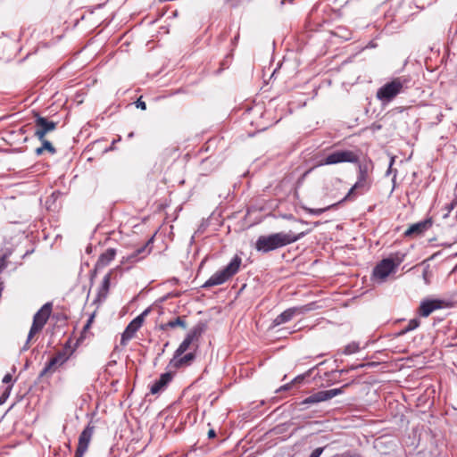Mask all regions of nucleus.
I'll use <instances>...</instances> for the list:
<instances>
[{
	"mask_svg": "<svg viewBox=\"0 0 457 457\" xmlns=\"http://www.w3.org/2000/svg\"><path fill=\"white\" fill-rule=\"evenodd\" d=\"M305 235V232L295 234L289 231L260 236L255 242V249L257 252L266 253L293 244L303 238Z\"/></svg>",
	"mask_w": 457,
	"mask_h": 457,
	"instance_id": "1",
	"label": "nucleus"
},
{
	"mask_svg": "<svg viewBox=\"0 0 457 457\" xmlns=\"http://www.w3.org/2000/svg\"><path fill=\"white\" fill-rule=\"evenodd\" d=\"M241 263L242 259L238 255H235L227 266H225L223 269L218 270L212 276H211L210 278L204 282L202 287L209 288L214 286L224 284L226 281H228L230 278H232L235 274L237 273Z\"/></svg>",
	"mask_w": 457,
	"mask_h": 457,
	"instance_id": "2",
	"label": "nucleus"
},
{
	"mask_svg": "<svg viewBox=\"0 0 457 457\" xmlns=\"http://www.w3.org/2000/svg\"><path fill=\"white\" fill-rule=\"evenodd\" d=\"M409 79L404 77L396 78L379 87L377 91V98L383 104L391 102L397 95L408 87Z\"/></svg>",
	"mask_w": 457,
	"mask_h": 457,
	"instance_id": "3",
	"label": "nucleus"
},
{
	"mask_svg": "<svg viewBox=\"0 0 457 457\" xmlns=\"http://www.w3.org/2000/svg\"><path fill=\"white\" fill-rule=\"evenodd\" d=\"M51 312H52V303H46L35 313V315L33 317V322L30 327L26 344L23 346V350L28 349V345H29V341L31 340V338L34 337V335L38 333L44 328V326L47 322V320L51 314Z\"/></svg>",
	"mask_w": 457,
	"mask_h": 457,
	"instance_id": "4",
	"label": "nucleus"
},
{
	"mask_svg": "<svg viewBox=\"0 0 457 457\" xmlns=\"http://www.w3.org/2000/svg\"><path fill=\"white\" fill-rule=\"evenodd\" d=\"M402 261V258H398L396 262L391 258L383 259L373 269L372 276L376 280L384 282L392 272L395 271Z\"/></svg>",
	"mask_w": 457,
	"mask_h": 457,
	"instance_id": "5",
	"label": "nucleus"
},
{
	"mask_svg": "<svg viewBox=\"0 0 457 457\" xmlns=\"http://www.w3.org/2000/svg\"><path fill=\"white\" fill-rule=\"evenodd\" d=\"M358 160L359 157L354 152L350 150H338L328 154L325 159L319 162L318 166L332 165L342 162L355 163Z\"/></svg>",
	"mask_w": 457,
	"mask_h": 457,
	"instance_id": "6",
	"label": "nucleus"
},
{
	"mask_svg": "<svg viewBox=\"0 0 457 457\" xmlns=\"http://www.w3.org/2000/svg\"><path fill=\"white\" fill-rule=\"evenodd\" d=\"M204 329L205 325L202 322H199L195 327H193L186 335L184 340L179 345L177 350L174 352V354H177V356H181L183 353H185L189 349L194 341H197L199 339Z\"/></svg>",
	"mask_w": 457,
	"mask_h": 457,
	"instance_id": "7",
	"label": "nucleus"
},
{
	"mask_svg": "<svg viewBox=\"0 0 457 457\" xmlns=\"http://www.w3.org/2000/svg\"><path fill=\"white\" fill-rule=\"evenodd\" d=\"M348 386V384L344 385L339 388H332L329 390L318 391L310 396L306 397L301 402V404H313L320 402H325L332 399L333 397L339 395L344 393L345 389Z\"/></svg>",
	"mask_w": 457,
	"mask_h": 457,
	"instance_id": "8",
	"label": "nucleus"
},
{
	"mask_svg": "<svg viewBox=\"0 0 457 457\" xmlns=\"http://www.w3.org/2000/svg\"><path fill=\"white\" fill-rule=\"evenodd\" d=\"M313 310V303L288 308L278 315L272 322L273 327L279 326L291 320L295 316L304 314Z\"/></svg>",
	"mask_w": 457,
	"mask_h": 457,
	"instance_id": "9",
	"label": "nucleus"
},
{
	"mask_svg": "<svg viewBox=\"0 0 457 457\" xmlns=\"http://www.w3.org/2000/svg\"><path fill=\"white\" fill-rule=\"evenodd\" d=\"M367 179H368V167L366 165L360 164L357 181L350 188L347 195L341 200V202H345L347 200L353 199V195L355 191L367 190L369 188Z\"/></svg>",
	"mask_w": 457,
	"mask_h": 457,
	"instance_id": "10",
	"label": "nucleus"
},
{
	"mask_svg": "<svg viewBox=\"0 0 457 457\" xmlns=\"http://www.w3.org/2000/svg\"><path fill=\"white\" fill-rule=\"evenodd\" d=\"M57 127V122L49 120L46 117H42L38 114L35 117V132L34 135L39 140H43L46 135L54 131Z\"/></svg>",
	"mask_w": 457,
	"mask_h": 457,
	"instance_id": "11",
	"label": "nucleus"
},
{
	"mask_svg": "<svg viewBox=\"0 0 457 457\" xmlns=\"http://www.w3.org/2000/svg\"><path fill=\"white\" fill-rule=\"evenodd\" d=\"M95 427L88 424L81 432L79 437V444L74 457H83L88 448L94 434Z\"/></svg>",
	"mask_w": 457,
	"mask_h": 457,
	"instance_id": "12",
	"label": "nucleus"
},
{
	"mask_svg": "<svg viewBox=\"0 0 457 457\" xmlns=\"http://www.w3.org/2000/svg\"><path fill=\"white\" fill-rule=\"evenodd\" d=\"M153 242V237L150 238L144 245L138 247L136 249L133 253L130 254H128L127 256L123 257L122 263H136L139 262L140 260L145 258L148 254L151 253V248L148 247V245Z\"/></svg>",
	"mask_w": 457,
	"mask_h": 457,
	"instance_id": "13",
	"label": "nucleus"
},
{
	"mask_svg": "<svg viewBox=\"0 0 457 457\" xmlns=\"http://www.w3.org/2000/svg\"><path fill=\"white\" fill-rule=\"evenodd\" d=\"M142 325L143 321L141 317H136L130 321L121 335L120 344L125 345L127 342L135 336Z\"/></svg>",
	"mask_w": 457,
	"mask_h": 457,
	"instance_id": "14",
	"label": "nucleus"
},
{
	"mask_svg": "<svg viewBox=\"0 0 457 457\" xmlns=\"http://www.w3.org/2000/svg\"><path fill=\"white\" fill-rule=\"evenodd\" d=\"M432 220L427 219L417 223L411 224L408 229L404 232L406 237L411 236H420L422 235L425 231L429 229L432 226Z\"/></svg>",
	"mask_w": 457,
	"mask_h": 457,
	"instance_id": "15",
	"label": "nucleus"
},
{
	"mask_svg": "<svg viewBox=\"0 0 457 457\" xmlns=\"http://www.w3.org/2000/svg\"><path fill=\"white\" fill-rule=\"evenodd\" d=\"M69 359L66 352H59L55 356L51 358L46 363L44 369L41 370L39 377H44L49 370L54 366H61L64 364Z\"/></svg>",
	"mask_w": 457,
	"mask_h": 457,
	"instance_id": "16",
	"label": "nucleus"
},
{
	"mask_svg": "<svg viewBox=\"0 0 457 457\" xmlns=\"http://www.w3.org/2000/svg\"><path fill=\"white\" fill-rule=\"evenodd\" d=\"M441 300H424L420 303L419 314L421 317H428L434 311L442 308Z\"/></svg>",
	"mask_w": 457,
	"mask_h": 457,
	"instance_id": "17",
	"label": "nucleus"
},
{
	"mask_svg": "<svg viewBox=\"0 0 457 457\" xmlns=\"http://www.w3.org/2000/svg\"><path fill=\"white\" fill-rule=\"evenodd\" d=\"M195 353L193 352L187 353L183 356H177L173 354L172 359L170 361L169 365L174 369H179L181 367L188 366L195 359Z\"/></svg>",
	"mask_w": 457,
	"mask_h": 457,
	"instance_id": "18",
	"label": "nucleus"
},
{
	"mask_svg": "<svg viewBox=\"0 0 457 457\" xmlns=\"http://www.w3.org/2000/svg\"><path fill=\"white\" fill-rule=\"evenodd\" d=\"M172 375L170 372L163 373L160 376L159 379L154 382L151 386L150 392L153 395L158 394L163 390L167 385L171 381Z\"/></svg>",
	"mask_w": 457,
	"mask_h": 457,
	"instance_id": "19",
	"label": "nucleus"
},
{
	"mask_svg": "<svg viewBox=\"0 0 457 457\" xmlns=\"http://www.w3.org/2000/svg\"><path fill=\"white\" fill-rule=\"evenodd\" d=\"M116 255V250L113 248L107 249L104 253H103L96 264V269H103L106 267L114 258Z\"/></svg>",
	"mask_w": 457,
	"mask_h": 457,
	"instance_id": "20",
	"label": "nucleus"
},
{
	"mask_svg": "<svg viewBox=\"0 0 457 457\" xmlns=\"http://www.w3.org/2000/svg\"><path fill=\"white\" fill-rule=\"evenodd\" d=\"M177 327H179L183 329L187 328L186 318L184 316H178L166 323H162L159 328L161 330L166 331L169 328H175Z\"/></svg>",
	"mask_w": 457,
	"mask_h": 457,
	"instance_id": "21",
	"label": "nucleus"
},
{
	"mask_svg": "<svg viewBox=\"0 0 457 457\" xmlns=\"http://www.w3.org/2000/svg\"><path fill=\"white\" fill-rule=\"evenodd\" d=\"M110 282H111V272L107 273L103 278L102 285H101L100 290L98 292L99 298L106 297V295H107V293L109 291V287H110Z\"/></svg>",
	"mask_w": 457,
	"mask_h": 457,
	"instance_id": "22",
	"label": "nucleus"
},
{
	"mask_svg": "<svg viewBox=\"0 0 457 457\" xmlns=\"http://www.w3.org/2000/svg\"><path fill=\"white\" fill-rule=\"evenodd\" d=\"M420 321L418 318L411 319V320H409L407 326L398 332V336H403L408 332L416 329L417 328L420 327Z\"/></svg>",
	"mask_w": 457,
	"mask_h": 457,
	"instance_id": "23",
	"label": "nucleus"
},
{
	"mask_svg": "<svg viewBox=\"0 0 457 457\" xmlns=\"http://www.w3.org/2000/svg\"><path fill=\"white\" fill-rule=\"evenodd\" d=\"M342 202H338L337 204H333L331 205H328L327 207H324V208H309V207H303L304 211L307 212L309 214H312V215H315V216H319L320 214H322L323 212H327L328 210H330L332 208H335L336 206H337L339 204H341Z\"/></svg>",
	"mask_w": 457,
	"mask_h": 457,
	"instance_id": "24",
	"label": "nucleus"
},
{
	"mask_svg": "<svg viewBox=\"0 0 457 457\" xmlns=\"http://www.w3.org/2000/svg\"><path fill=\"white\" fill-rule=\"evenodd\" d=\"M360 347H359V345L355 342H353L349 345H347L345 349H344V353L345 354H353V353H355L359 351Z\"/></svg>",
	"mask_w": 457,
	"mask_h": 457,
	"instance_id": "25",
	"label": "nucleus"
},
{
	"mask_svg": "<svg viewBox=\"0 0 457 457\" xmlns=\"http://www.w3.org/2000/svg\"><path fill=\"white\" fill-rule=\"evenodd\" d=\"M42 142V147L45 150H47L50 154H54L56 153V149L54 147L52 143L48 140H46L45 137L43 140H40Z\"/></svg>",
	"mask_w": 457,
	"mask_h": 457,
	"instance_id": "26",
	"label": "nucleus"
},
{
	"mask_svg": "<svg viewBox=\"0 0 457 457\" xmlns=\"http://www.w3.org/2000/svg\"><path fill=\"white\" fill-rule=\"evenodd\" d=\"M12 385H9L5 387L4 391L2 393L0 396V405L4 404L6 400L9 398L10 394L12 392Z\"/></svg>",
	"mask_w": 457,
	"mask_h": 457,
	"instance_id": "27",
	"label": "nucleus"
},
{
	"mask_svg": "<svg viewBox=\"0 0 457 457\" xmlns=\"http://www.w3.org/2000/svg\"><path fill=\"white\" fill-rule=\"evenodd\" d=\"M7 255L4 254L0 256V274L3 272V270L7 267Z\"/></svg>",
	"mask_w": 457,
	"mask_h": 457,
	"instance_id": "28",
	"label": "nucleus"
},
{
	"mask_svg": "<svg viewBox=\"0 0 457 457\" xmlns=\"http://www.w3.org/2000/svg\"><path fill=\"white\" fill-rule=\"evenodd\" d=\"M323 447H318L312 452L309 457H320L323 453Z\"/></svg>",
	"mask_w": 457,
	"mask_h": 457,
	"instance_id": "29",
	"label": "nucleus"
},
{
	"mask_svg": "<svg viewBox=\"0 0 457 457\" xmlns=\"http://www.w3.org/2000/svg\"><path fill=\"white\" fill-rule=\"evenodd\" d=\"M136 106H137V108H139L141 110H145L146 109V104H145V103L144 101L141 100V98L137 100Z\"/></svg>",
	"mask_w": 457,
	"mask_h": 457,
	"instance_id": "30",
	"label": "nucleus"
},
{
	"mask_svg": "<svg viewBox=\"0 0 457 457\" xmlns=\"http://www.w3.org/2000/svg\"><path fill=\"white\" fill-rule=\"evenodd\" d=\"M2 381L4 384H10L12 381V374H10V373L5 374L4 377L3 378Z\"/></svg>",
	"mask_w": 457,
	"mask_h": 457,
	"instance_id": "31",
	"label": "nucleus"
},
{
	"mask_svg": "<svg viewBox=\"0 0 457 457\" xmlns=\"http://www.w3.org/2000/svg\"><path fill=\"white\" fill-rule=\"evenodd\" d=\"M292 384H293V383H292V382H290V383H287V384H286V385H284V386H280V387L277 390V392H282V391H286V390L290 389V388H291V386H292Z\"/></svg>",
	"mask_w": 457,
	"mask_h": 457,
	"instance_id": "32",
	"label": "nucleus"
},
{
	"mask_svg": "<svg viewBox=\"0 0 457 457\" xmlns=\"http://www.w3.org/2000/svg\"><path fill=\"white\" fill-rule=\"evenodd\" d=\"M305 377H306V375H299L296 378H295L291 382L292 383H300L304 379Z\"/></svg>",
	"mask_w": 457,
	"mask_h": 457,
	"instance_id": "33",
	"label": "nucleus"
},
{
	"mask_svg": "<svg viewBox=\"0 0 457 457\" xmlns=\"http://www.w3.org/2000/svg\"><path fill=\"white\" fill-rule=\"evenodd\" d=\"M94 317H95V314H92V315L89 317V319L87 320V324L84 326V329H87V328L90 327V325H91V323H92V321H93V320H94Z\"/></svg>",
	"mask_w": 457,
	"mask_h": 457,
	"instance_id": "34",
	"label": "nucleus"
},
{
	"mask_svg": "<svg viewBox=\"0 0 457 457\" xmlns=\"http://www.w3.org/2000/svg\"><path fill=\"white\" fill-rule=\"evenodd\" d=\"M150 312V309H145L141 314H139L137 317L142 318V321L144 322L145 317Z\"/></svg>",
	"mask_w": 457,
	"mask_h": 457,
	"instance_id": "35",
	"label": "nucleus"
},
{
	"mask_svg": "<svg viewBox=\"0 0 457 457\" xmlns=\"http://www.w3.org/2000/svg\"><path fill=\"white\" fill-rule=\"evenodd\" d=\"M454 208V203H451L449 204L445 205V209L447 210L448 213Z\"/></svg>",
	"mask_w": 457,
	"mask_h": 457,
	"instance_id": "36",
	"label": "nucleus"
},
{
	"mask_svg": "<svg viewBox=\"0 0 457 457\" xmlns=\"http://www.w3.org/2000/svg\"><path fill=\"white\" fill-rule=\"evenodd\" d=\"M216 436V433L214 431V429H210L208 431V437L209 438H214Z\"/></svg>",
	"mask_w": 457,
	"mask_h": 457,
	"instance_id": "37",
	"label": "nucleus"
},
{
	"mask_svg": "<svg viewBox=\"0 0 457 457\" xmlns=\"http://www.w3.org/2000/svg\"><path fill=\"white\" fill-rule=\"evenodd\" d=\"M43 152H44V149L42 146L36 149L37 155H41L43 154Z\"/></svg>",
	"mask_w": 457,
	"mask_h": 457,
	"instance_id": "38",
	"label": "nucleus"
},
{
	"mask_svg": "<svg viewBox=\"0 0 457 457\" xmlns=\"http://www.w3.org/2000/svg\"><path fill=\"white\" fill-rule=\"evenodd\" d=\"M286 4V0H281L280 5L283 6Z\"/></svg>",
	"mask_w": 457,
	"mask_h": 457,
	"instance_id": "39",
	"label": "nucleus"
},
{
	"mask_svg": "<svg viewBox=\"0 0 457 457\" xmlns=\"http://www.w3.org/2000/svg\"><path fill=\"white\" fill-rule=\"evenodd\" d=\"M315 368H316V367H313L312 369L309 370V371L307 372V374H306V375H309V374L312 372V370H313Z\"/></svg>",
	"mask_w": 457,
	"mask_h": 457,
	"instance_id": "40",
	"label": "nucleus"
},
{
	"mask_svg": "<svg viewBox=\"0 0 457 457\" xmlns=\"http://www.w3.org/2000/svg\"><path fill=\"white\" fill-rule=\"evenodd\" d=\"M134 136L133 132L129 134V137H132Z\"/></svg>",
	"mask_w": 457,
	"mask_h": 457,
	"instance_id": "41",
	"label": "nucleus"
},
{
	"mask_svg": "<svg viewBox=\"0 0 457 457\" xmlns=\"http://www.w3.org/2000/svg\"><path fill=\"white\" fill-rule=\"evenodd\" d=\"M20 132H21V134H24V131H23V129H20Z\"/></svg>",
	"mask_w": 457,
	"mask_h": 457,
	"instance_id": "42",
	"label": "nucleus"
},
{
	"mask_svg": "<svg viewBox=\"0 0 457 457\" xmlns=\"http://www.w3.org/2000/svg\"><path fill=\"white\" fill-rule=\"evenodd\" d=\"M338 372H339V373H343V372H345V370H339Z\"/></svg>",
	"mask_w": 457,
	"mask_h": 457,
	"instance_id": "43",
	"label": "nucleus"
}]
</instances>
